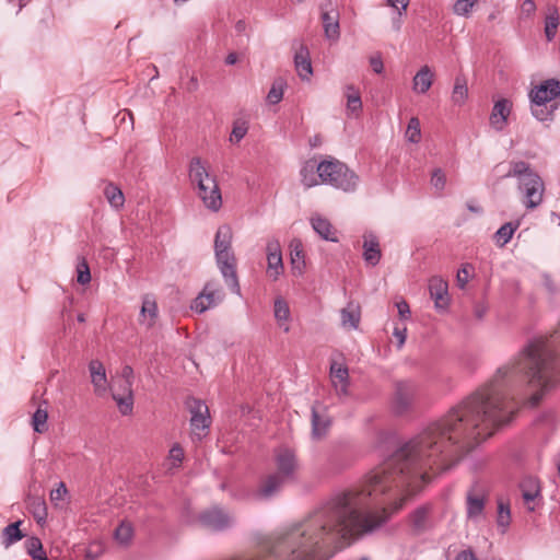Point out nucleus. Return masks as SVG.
Masks as SVG:
<instances>
[{"mask_svg":"<svg viewBox=\"0 0 560 560\" xmlns=\"http://www.w3.org/2000/svg\"><path fill=\"white\" fill-rule=\"evenodd\" d=\"M504 177H516L518 179V189L524 195L526 208L534 209L541 203L545 190L544 182L532 170L529 163L525 161H511L510 170Z\"/></svg>","mask_w":560,"mask_h":560,"instance_id":"nucleus-1","label":"nucleus"},{"mask_svg":"<svg viewBox=\"0 0 560 560\" xmlns=\"http://www.w3.org/2000/svg\"><path fill=\"white\" fill-rule=\"evenodd\" d=\"M189 178L197 186V195L206 208L219 211L222 196L215 176L210 175L200 158H192L189 164Z\"/></svg>","mask_w":560,"mask_h":560,"instance_id":"nucleus-2","label":"nucleus"},{"mask_svg":"<svg viewBox=\"0 0 560 560\" xmlns=\"http://www.w3.org/2000/svg\"><path fill=\"white\" fill-rule=\"evenodd\" d=\"M316 172L324 184L331 185L345 192H352L357 189L359 176L339 160L331 158L319 162Z\"/></svg>","mask_w":560,"mask_h":560,"instance_id":"nucleus-3","label":"nucleus"},{"mask_svg":"<svg viewBox=\"0 0 560 560\" xmlns=\"http://www.w3.org/2000/svg\"><path fill=\"white\" fill-rule=\"evenodd\" d=\"M197 520L203 528L211 532H223L231 528L234 524V517L218 505L200 512Z\"/></svg>","mask_w":560,"mask_h":560,"instance_id":"nucleus-4","label":"nucleus"},{"mask_svg":"<svg viewBox=\"0 0 560 560\" xmlns=\"http://www.w3.org/2000/svg\"><path fill=\"white\" fill-rule=\"evenodd\" d=\"M417 394L415 382L405 380L395 383V389L392 398V408L396 415H404L412 407Z\"/></svg>","mask_w":560,"mask_h":560,"instance_id":"nucleus-5","label":"nucleus"},{"mask_svg":"<svg viewBox=\"0 0 560 560\" xmlns=\"http://www.w3.org/2000/svg\"><path fill=\"white\" fill-rule=\"evenodd\" d=\"M219 269L232 292L240 294L241 288L236 275V260L232 250H218L215 253Z\"/></svg>","mask_w":560,"mask_h":560,"instance_id":"nucleus-6","label":"nucleus"},{"mask_svg":"<svg viewBox=\"0 0 560 560\" xmlns=\"http://www.w3.org/2000/svg\"><path fill=\"white\" fill-rule=\"evenodd\" d=\"M187 407L191 413L190 425L192 433L200 439L202 433L198 431L205 432L211 423L208 406L200 399L189 398Z\"/></svg>","mask_w":560,"mask_h":560,"instance_id":"nucleus-7","label":"nucleus"},{"mask_svg":"<svg viewBox=\"0 0 560 560\" xmlns=\"http://www.w3.org/2000/svg\"><path fill=\"white\" fill-rule=\"evenodd\" d=\"M275 462L277 471L273 474L280 476L288 482L294 479L299 465L296 456L292 450L287 447L279 448L275 455Z\"/></svg>","mask_w":560,"mask_h":560,"instance_id":"nucleus-8","label":"nucleus"},{"mask_svg":"<svg viewBox=\"0 0 560 560\" xmlns=\"http://www.w3.org/2000/svg\"><path fill=\"white\" fill-rule=\"evenodd\" d=\"M222 299L223 294L219 284L217 282H208L201 293H199V295L194 300L191 310L198 313H203L215 306Z\"/></svg>","mask_w":560,"mask_h":560,"instance_id":"nucleus-9","label":"nucleus"},{"mask_svg":"<svg viewBox=\"0 0 560 560\" xmlns=\"http://www.w3.org/2000/svg\"><path fill=\"white\" fill-rule=\"evenodd\" d=\"M267 275L268 277L276 281L279 276L283 272V261L281 254V246L278 240L272 238L267 243Z\"/></svg>","mask_w":560,"mask_h":560,"instance_id":"nucleus-10","label":"nucleus"},{"mask_svg":"<svg viewBox=\"0 0 560 560\" xmlns=\"http://www.w3.org/2000/svg\"><path fill=\"white\" fill-rule=\"evenodd\" d=\"M486 494L477 486L471 487L466 493V515L468 520L479 521L483 514Z\"/></svg>","mask_w":560,"mask_h":560,"instance_id":"nucleus-11","label":"nucleus"},{"mask_svg":"<svg viewBox=\"0 0 560 560\" xmlns=\"http://www.w3.org/2000/svg\"><path fill=\"white\" fill-rule=\"evenodd\" d=\"M285 483H288V481L280 476L273 472L261 478L255 495L257 499L268 500L276 495Z\"/></svg>","mask_w":560,"mask_h":560,"instance_id":"nucleus-12","label":"nucleus"},{"mask_svg":"<svg viewBox=\"0 0 560 560\" xmlns=\"http://www.w3.org/2000/svg\"><path fill=\"white\" fill-rule=\"evenodd\" d=\"M530 100L552 103L560 96V80L548 79L530 91Z\"/></svg>","mask_w":560,"mask_h":560,"instance_id":"nucleus-13","label":"nucleus"},{"mask_svg":"<svg viewBox=\"0 0 560 560\" xmlns=\"http://www.w3.org/2000/svg\"><path fill=\"white\" fill-rule=\"evenodd\" d=\"M512 110V102L508 98L497 101L492 107L489 122L497 131H502L508 124V117Z\"/></svg>","mask_w":560,"mask_h":560,"instance_id":"nucleus-14","label":"nucleus"},{"mask_svg":"<svg viewBox=\"0 0 560 560\" xmlns=\"http://www.w3.org/2000/svg\"><path fill=\"white\" fill-rule=\"evenodd\" d=\"M429 291L431 298L434 300L436 308H446L450 302L448 284L440 277H433L429 282Z\"/></svg>","mask_w":560,"mask_h":560,"instance_id":"nucleus-15","label":"nucleus"},{"mask_svg":"<svg viewBox=\"0 0 560 560\" xmlns=\"http://www.w3.org/2000/svg\"><path fill=\"white\" fill-rule=\"evenodd\" d=\"M431 505L418 506L409 516L410 526L416 534H422L430 527Z\"/></svg>","mask_w":560,"mask_h":560,"instance_id":"nucleus-16","label":"nucleus"},{"mask_svg":"<svg viewBox=\"0 0 560 560\" xmlns=\"http://www.w3.org/2000/svg\"><path fill=\"white\" fill-rule=\"evenodd\" d=\"M363 259L370 266H376L382 257L377 237L370 233L363 236Z\"/></svg>","mask_w":560,"mask_h":560,"instance_id":"nucleus-17","label":"nucleus"},{"mask_svg":"<svg viewBox=\"0 0 560 560\" xmlns=\"http://www.w3.org/2000/svg\"><path fill=\"white\" fill-rule=\"evenodd\" d=\"M330 377L338 395H347L349 385L348 368L343 364L334 362L330 365Z\"/></svg>","mask_w":560,"mask_h":560,"instance_id":"nucleus-18","label":"nucleus"},{"mask_svg":"<svg viewBox=\"0 0 560 560\" xmlns=\"http://www.w3.org/2000/svg\"><path fill=\"white\" fill-rule=\"evenodd\" d=\"M330 427V419L325 411H319L316 406L312 407V436L315 440L323 439Z\"/></svg>","mask_w":560,"mask_h":560,"instance_id":"nucleus-19","label":"nucleus"},{"mask_svg":"<svg viewBox=\"0 0 560 560\" xmlns=\"http://www.w3.org/2000/svg\"><path fill=\"white\" fill-rule=\"evenodd\" d=\"M89 371L95 393H105L107 389V378L104 364L98 360H91L89 363Z\"/></svg>","mask_w":560,"mask_h":560,"instance_id":"nucleus-20","label":"nucleus"},{"mask_svg":"<svg viewBox=\"0 0 560 560\" xmlns=\"http://www.w3.org/2000/svg\"><path fill=\"white\" fill-rule=\"evenodd\" d=\"M294 65L299 77L302 80H308L313 73L310 52L305 45H300V48L294 55Z\"/></svg>","mask_w":560,"mask_h":560,"instance_id":"nucleus-21","label":"nucleus"},{"mask_svg":"<svg viewBox=\"0 0 560 560\" xmlns=\"http://www.w3.org/2000/svg\"><path fill=\"white\" fill-rule=\"evenodd\" d=\"M433 78L434 73L429 66L421 67L412 80L413 91L419 94L427 93L433 83Z\"/></svg>","mask_w":560,"mask_h":560,"instance_id":"nucleus-22","label":"nucleus"},{"mask_svg":"<svg viewBox=\"0 0 560 560\" xmlns=\"http://www.w3.org/2000/svg\"><path fill=\"white\" fill-rule=\"evenodd\" d=\"M158 317V305L155 300L150 296L145 295L142 300V306L140 311V323L145 325L148 328H151L155 319Z\"/></svg>","mask_w":560,"mask_h":560,"instance_id":"nucleus-23","label":"nucleus"},{"mask_svg":"<svg viewBox=\"0 0 560 560\" xmlns=\"http://www.w3.org/2000/svg\"><path fill=\"white\" fill-rule=\"evenodd\" d=\"M314 231L325 241L338 242L336 231L331 223L323 217H314L311 219Z\"/></svg>","mask_w":560,"mask_h":560,"instance_id":"nucleus-24","label":"nucleus"},{"mask_svg":"<svg viewBox=\"0 0 560 560\" xmlns=\"http://www.w3.org/2000/svg\"><path fill=\"white\" fill-rule=\"evenodd\" d=\"M340 316L341 324L345 328L357 329L361 318L360 306L353 302H350L345 308L341 310Z\"/></svg>","mask_w":560,"mask_h":560,"instance_id":"nucleus-25","label":"nucleus"},{"mask_svg":"<svg viewBox=\"0 0 560 560\" xmlns=\"http://www.w3.org/2000/svg\"><path fill=\"white\" fill-rule=\"evenodd\" d=\"M532 114L539 121L551 120L555 110L558 108L556 103L540 102L538 100H530Z\"/></svg>","mask_w":560,"mask_h":560,"instance_id":"nucleus-26","label":"nucleus"},{"mask_svg":"<svg viewBox=\"0 0 560 560\" xmlns=\"http://www.w3.org/2000/svg\"><path fill=\"white\" fill-rule=\"evenodd\" d=\"M520 488L522 491L523 500L526 504L533 502L540 493L539 481L535 477H525L521 481Z\"/></svg>","mask_w":560,"mask_h":560,"instance_id":"nucleus-27","label":"nucleus"},{"mask_svg":"<svg viewBox=\"0 0 560 560\" xmlns=\"http://www.w3.org/2000/svg\"><path fill=\"white\" fill-rule=\"evenodd\" d=\"M349 466V460L339 452L330 453L325 462L324 469L327 474H338Z\"/></svg>","mask_w":560,"mask_h":560,"instance_id":"nucleus-28","label":"nucleus"},{"mask_svg":"<svg viewBox=\"0 0 560 560\" xmlns=\"http://www.w3.org/2000/svg\"><path fill=\"white\" fill-rule=\"evenodd\" d=\"M338 12H324L322 15L325 34L329 39L339 37Z\"/></svg>","mask_w":560,"mask_h":560,"instance_id":"nucleus-29","label":"nucleus"},{"mask_svg":"<svg viewBox=\"0 0 560 560\" xmlns=\"http://www.w3.org/2000/svg\"><path fill=\"white\" fill-rule=\"evenodd\" d=\"M113 399L116 401L119 411L127 416L132 412L133 408V394L132 389L125 388V394L117 393L116 390H113Z\"/></svg>","mask_w":560,"mask_h":560,"instance_id":"nucleus-30","label":"nucleus"},{"mask_svg":"<svg viewBox=\"0 0 560 560\" xmlns=\"http://www.w3.org/2000/svg\"><path fill=\"white\" fill-rule=\"evenodd\" d=\"M21 523V521L11 523L2 529V545L5 548L10 547L24 537L23 533L20 530Z\"/></svg>","mask_w":560,"mask_h":560,"instance_id":"nucleus-31","label":"nucleus"},{"mask_svg":"<svg viewBox=\"0 0 560 560\" xmlns=\"http://www.w3.org/2000/svg\"><path fill=\"white\" fill-rule=\"evenodd\" d=\"M559 24L560 18L557 8H549V13L545 18V36L548 42L555 39Z\"/></svg>","mask_w":560,"mask_h":560,"instance_id":"nucleus-32","label":"nucleus"},{"mask_svg":"<svg viewBox=\"0 0 560 560\" xmlns=\"http://www.w3.org/2000/svg\"><path fill=\"white\" fill-rule=\"evenodd\" d=\"M468 97L467 80L464 75L455 78L454 88L452 91V101L455 105H463Z\"/></svg>","mask_w":560,"mask_h":560,"instance_id":"nucleus-33","label":"nucleus"},{"mask_svg":"<svg viewBox=\"0 0 560 560\" xmlns=\"http://www.w3.org/2000/svg\"><path fill=\"white\" fill-rule=\"evenodd\" d=\"M27 508L37 523L45 522L47 518V506L44 499L31 497L27 501Z\"/></svg>","mask_w":560,"mask_h":560,"instance_id":"nucleus-34","label":"nucleus"},{"mask_svg":"<svg viewBox=\"0 0 560 560\" xmlns=\"http://www.w3.org/2000/svg\"><path fill=\"white\" fill-rule=\"evenodd\" d=\"M520 222H508L503 224L494 234V240L498 246H505L512 238L515 230L518 228Z\"/></svg>","mask_w":560,"mask_h":560,"instance_id":"nucleus-35","label":"nucleus"},{"mask_svg":"<svg viewBox=\"0 0 560 560\" xmlns=\"http://www.w3.org/2000/svg\"><path fill=\"white\" fill-rule=\"evenodd\" d=\"M232 232L226 225L220 226L214 238V252L231 250Z\"/></svg>","mask_w":560,"mask_h":560,"instance_id":"nucleus-36","label":"nucleus"},{"mask_svg":"<svg viewBox=\"0 0 560 560\" xmlns=\"http://www.w3.org/2000/svg\"><path fill=\"white\" fill-rule=\"evenodd\" d=\"M317 164L318 163H316L315 161L310 160L304 164V166L301 170L302 183L307 188H311L318 184V180L315 176V173H317L316 172Z\"/></svg>","mask_w":560,"mask_h":560,"instance_id":"nucleus-37","label":"nucleus"},{"mask_svg":"<svg viewBox=\"0 0 560 560\" xmlns=\"http://www.w3.org/2000/svg\"><path fill=\"white\" fill-rule=\"evenodd\" d=\"M104 195L107 198L112 207L119 209L124 206L125 197L120 188L108 184L104 189Z\"/></svg>","mask_w":560,"mask_h":560,"instance_id":"nucleus-38","label":"nucleus"},{"mask_svg":"<svg viewBox=\"0 0 560 560\" xmlns=\"http://www.w3.org/2000/svg\"><path fill=\"white\" fill-rule=\"evenodd\" d=\"M47 419L48 412L46 409L38 407L32 417L33 429L37 433H44L47 431Z\"/></svg>","mask_w":560,"mask_h":560,"instance_id":"nucleus-39","label":"nucleus"},{"mask_svg":"<svg viewBox=\"0 0 560 560\" xmlns=\"http://www.w3.org/2000/svg\"><path fill=\"white\" fill-rule=\"evenodd\" d=\"M406 138L411 143H418L421 139L420 120L417 117H411L407 129Z\"/></svg>","mask_w":560,"mask_h":560,"instance_id":"nucleus-40","label":"nucleus"},{"mask_svg":"<svg viewBox=\"0 0 560 560\" xmlns=\"http://www.w3.org/2000/svg\"><path fill=\"white\" fill-rule=\"evenodd\" d=\"M348 91L352 93L347 94V109L352 114H358L362 108V101L360 94L353 86H348Z\"/></svg>","mask_w":560,"mask_h":560,"instance_id":"nucleus-41","label":"nucleus"},{"mask_svg":"<svg viewBox=\"0 0 560 560\" xmlns=\"http://www.w3.org/2000/svg\"><path fill=\"white\" fill-rule=\"evenodd\" d=\"M283 84L284 83H283V81L281 79L276 80L272 83V85H271V88H270V90H269V92L267 94L268 103L275 105V104H278L282 100V97H283Z\"/></svg>","mask_w":560,"mask_h":560,"instance_id":"nucleus-42","label":"nucleus"},{"mask_svg":"<svg viewBox=\"0 0 560 560\" xmlns=\"http://www.w3.org/2000/svg\"><path fill=\"white\" fill-rule=\"evenodd\" d=\"M275 317L278 322H287L290 317L289 305L282 299H277L275 301Z\"/></svg>","mask_w":560,"mask_h":560,"instance_id":"nucleus-43","label":"nucleus"},{"mask_svg":"<svg viewBox=\"0 0 560 560\" xmlns=\"http://www.w3.org/2000/svg\"><path fill=\"white\" fill-rule=\"evenodd\" d=\"M25 548L27 553L32 558H38V556L45 553L43 551V544L38 537H31L25 541Z\"/></svg>","mask_w":560,"mask_h":560,"instance_id":"nucleus-44","label":"nucleus"},{"mask_svg":"<svg viewBox=\"0 0 560 560\" xmlns=\"http://www.w3.org/2000/svg\"><path fill=\"white\" fill-rule=\"evenodd\" d=\"M248 127L246 121L237 120L234 122L232 132L230 136L231 142H240L247 133Z\"/></svg>","mask_w":560,"mask_h":560,"instance_id":"nucleus-45","label":"nucleus"},{"mask_svg":"<svg viewBox=\"0 0 560 560\" xmlns=\"http://www.w3.org/2000/svg\"><path fill=\"white\" fill-rule=\"evenodd\" d=\"M511 521V512L510 506L504 504L502 501L499 502L498 505V526L506 528L510 525Z\"/></svg>","mask_w":560,"mask_h":560,"instance_id":"nucleus-46","label":"nucleus"},{"mask_svg":"<svg viewBox=\"0 0 560 560\" xmlns=\"http://www.w3.org/2000/svg\"><path fill=\"white\" fill-rule=\"evenodd\" d=\"M132 536V528L129 524L121 523L115 530V537L121 544H127Z\"/></svg>","mask_w":560,"mask_h":560,"instance_id":"nucleus-47","label":"nucleus"},{"mask_svg":"<svg viewBox=\"0 0 560 560\" xmlns=\"http://www.w3.org/2000/svg\"><path fill=\"white\" fill-rule=\"evenodd\" d=\"M77 271H78L77 280L80 284H86L91 281V272H90V268H89V265L85 261V259H82L78 264Z\"/></svg>","mask_w":560,"mask_h":560,"instance_id":"nucleus-48","label":"nucleus"},{"mask_svg":"<svg viewBox=\"0 0 560 560\" xmlns=\"http://www.w3.org/2000/svg\"><path fill=\"white\" fill-rule=\"evenodd\" d=\"M475 3L476 0H457L454 4V12L458 15H467Z\"/></svg>","mask_w":560,"mask_h":560,"instance_id":"nucleus-49","label":"nucleus"},{"mask_svg":"<svg viewBox=\"0 0 560 560\" xmlns=\"http://www.w3.org/2000/svg\"><path fill=\"white\" fill-rule=\"evenodd\" d=\"M67 493L68 489L66 485L63 482H59L58 487L50 491V500L52 502L63 500Z\"/></svg>","mask_w":560,"mask_h":560,"instance_id":"nucleus-50","label":"nucleus"},{"mask_svg":"<svg viewBox=\"0 0 560 560\" xmlns=\"http://www.w3.org/2000/svg\"><path fill=\"white\" fill-rule=\"evenodd\" d=\"M121 378L125 381V388L132 389L133 384V370L130 365H125L121 369Z\"/></svg>","mask_w":560,"mask_h":560,"instance_id":"nucleus-51","label":"nucleus"},{"mask_svg":"<svg viewBox=\"0 0 560 560\" xmlns=\"http://www.w3.org/2000/svg\"><path fill=\"white\" fill-rule=\"evenodd\" d=\"M541 279H542V284H544L545 289L550 294H555L559 291V287L556 284L555 280L552 279V277L549 273H544L541 276Z\"/></svg>","mask_w":560,"mask_h":560,"instance_id":"nucleus-52","label":"nucleus"},{"mask_svg":"<svg viewBox=\"0 0 560 560\" xmlns=\"http://www.w3.org/2000/svg\"><path fill=\"white\" fill-rule=\"evenodd\" d=\"M445 182H446L445 175L443 174V172L441 170H435L432 173L431 183L435 188H438V189L444 188Z\"/></svg>","mask_w":560,"mask_h":560,"instance_id":"nucleus-53","label":"nucleus"},{"mask_svg":"<svg viewBox=\"0 0 560 560\" xmlns=\"http://www.w3.org/2000/svg\"><path fill=\"white\" fill-rule=\"evenodd\" d=\"M456 279L458 287L462 289L465 288L469 279L468 265L463 266L460 269H458Z\"/></svg>","mask_w":560,"mask_h":560,"instance_id":"nucleus-54","label":"nucleus"},{"mask_svg":"<svg viewBox=\"0 0 560 560\" xmlns=\"http://www.w3.org/2000/svg\"><path fill=\"white\" fill-rule=\"evenodd\" d=\"M370 66L377 74H381L384 70V63L380 55H375L370 58Z\"/></svg>","mask_w":560,"mask_h":560,"instance_id":"nucleus-55","label":"nucleus"},{"mask_svg":"<svg viewBox=\"0 0 560 560\" xmlns=\"http://www.w3.org/2000/svg\"><path fill=\"white\" fill-rule=\"evenodd\" d=\"M396 307H397V311H398V315L401 319H407L409 318L410 316V307H409V304L405 301V300H401L399 302L396 303Z\"/></svg>","mask_w":560,"mask_h":560,"instance_id":"nucleus-56","label":"nucleus"},{"mask_svg":"<svg viewBox=\"0 0 560 560\" xmlns=\"http://www.w3.org/2000/svg\"><path fill=\"white\" fill-rule=\"evenodd\" d=\"M393 335L396 337L398 341V348H401L405 345L407 338V328L404 327H395Z\"/></svg>","mask_w":560,"mask_h":560,"instance_id":"nucleus-57","label":"nucleus"},{"mask_svg":"<svg viewBox=\"0 0 560 560\" xmlns=\"http://www.w3.org/2000/svg\"><path fill=\"white\" fill-rule=\"evenodd\" d=\"M170 457L176 463H182L184 458L183 448L179 445L173 446L170 451Z\"/></svg>","mask_w":560,"mask_h":560,"instance_id":"nucleus-58","label":"nucleus"},{"mask_svg":"<svg viewBox=\"0 0 560 560\" xmlns=\"http://www.w3.org/2000/svg\"><path fill=\"white\" fill-rule=\"evenodd\" d=\"M521 9L524 14L529 16V15L534 14V12L536 11V4H535L534 0H524Z\"/></svg>","mask_w":560,"mask_h":560,"instance_id":"nucleus-59","label":"nucleus"},{"mask_svg":"<svg viewBox=\"0 0 560 560\" xmlns=\"http://www.w3.org/2000/svg\"><path fill=\"white\" fill-rule=\"evenodd\" d=\"M388 4L398 10L401 13V10L405 11L408 7L409 0H387Z\"/></svg>","mask_w":560,"mask_h":560,"instance_id":"nucleus-60","label":"nucleus"},{"mask_svg":"<svg viewBox=\"0 0 560 560\" xmlns=\"http://www.w3.org/2000/svg\"><path fill=\"white\" fill-rule=\"evenodd\" d=\"M455 560H478V559H477V557H476V555L474 553L472 550L467 549V550L460 551L456 556Z\"/></svg>","mask_w":560,"mask_h":560,"instance_id":"nucleus-61","label":"nucleus"},{"mask_svg":"<svg viewBox=\"0 0 560 560\" xmlns=\"http://www.w3.org/2000/svg\"><path fill=\"white\" fill-rule=\"evenodd\" d=\"M237 61V55L235 52H230L226 58H225V63L226 65H235Z\"/></svg>","mask_w":560,"mask_h":560,"instance_id":"nucleus-62","label":"nucleus"},{"mask_svg":"<svg viewBox=\"0 0 560 560\" xmlns=\"http://www.w3.org/2000/svg\"><path fill=\"white\" fill-rule=\"evenodd\" d=\"M486 314V308L481 305H477L475 307V315L477 318L481 319Z\"/></svg>","mask_w":560,"mask_h":560,"instance_id":"nucleus-63","label":"nucleus"},{"mask_svg":"<svg viewBox=\"0 0 560 560\" xmlns=\"http://www.w3.org/2000/svg\"><path fill=\"white\" fill-rule=\"evenodd\" d=\"M467 208L469 211L475 212V213H481V211H482V209L480 207L475 206L471 202L467 203Z\"/></svg>","mask_w":560,"mask_h":560,"instance_id":"nucleus-64","label":"nucleus"}]
</instances>
